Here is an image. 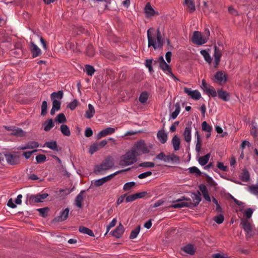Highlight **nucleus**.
Returning a JSON list of instances; mask_svg holds the SVG:
<instances>
[{"mask_svg":"<svg viewBox=\"0 0 258 258\" xmlns=\"http://www.w3.org/2000/svg\"><path fill=\"white\" fill-rule=\"evenodd\" d=\"M69 213V209L67 208L63 211H61L60 213L59 216L56 217L55 219L57 222H62L66 220L68 217V215Z\"/></svg>","mask_w":258,"mask_h":258,"instance_id":"4be33fe9","label":"nucleus"},{"mask_svg":"<svg viewBox=\"0 0 258 258\" xmlns=\"http://www.w3.org/2000/svg\"><path fill=\"white\" fill-rule=\"evenodd\" d=\"M52 101V107L56 109V110H59L60 109L61 102L58 100H51Z\"/></svg>","mask_w":258,"mask_h":258,"instance_id":"0e129e2a","label":"nucleus"},{"mask_svg":"<svg viewBox=\"0 0 258 258\" xmlns=\"http://www.w3.org/2000/svg\"><path fill=\"white\" fill-rule=\"evenodd\" d=\"M124 229L123 225L120 223L118 226L112 231L111 234L116 238H120L124 233Z\"/></svg>","mask_w":258,"mask_h":258,"instance_id":"dca6fc26","label":"nucleus"},{"mask_svg":"<svg viewBox=\"0 0 258 258\" xmlns=\"http://www.w3.org/2000/svg\"><path fill=\"white\" fill-rule=\"evenodd\" d=\"M214 220L218 224L223 223L224 220V217L222 214H219L214 218Z\"/></svg>","mask_w":258,"mask_h":258,"instance_id":"4d7b16f0","label":"nucleus"},{"mask_svg":"<svg viewBox=\"0 0 258 258\" xmlns=\"http://www.w3.org/2000/svg\"><path fill=\"white\" fill-rule=\"evenodd\" d=\"M144 10L147 18L153 17L155 15H158V13H156L149 3L146 5Z\"/></svg>","mask_w":258,"mask_h":258,"instance_id":"f3484780","label":"nucleus"},{"mask_svg":"<svg viewBox=\"0 0 258 258\" xmlns=\"http://www.w3.org/2000/svg\"><path fill=\"white\" fill-rule=\"evenodd\" d=\"M54 126V124L53 122V120L51 118L48 119L44 123V130L46 132H48Z\"/></svg>","mask_w":258,"mask_h":258,"instance_id":"72a5a7b5","label":"nucleus"},{"mask_svg":"<svg viewBox=\"0 0 258 258\" xmlns=\"http://www.w3.org/2000/svg\"><path fill=\"white\" fill-rule=\"evenodd\" d=\"M115 128L111 127H107L100 132H99L96 135V139H100V138L105 137L107 135H111L115 132Z\"/></svg>","mask_w":258,"mask_h":258,"instance_id":"ddd939ff","label":"nucleus"},{"mask_svg":"<svg viewBox=\"0 0 258 258\" xmlns=\"http://www.w3.org/2000/svg\"><path fill=\"white\" fill-rule=\"evenodd\" d=\"M175 110L170 115V117L173 119H174L177 117L180 110V106L178 102L175 103Z\"/></svg>","mask_w":258,"mask_h":258,"instance_id":"58836bf2","label":"nucleus"},{"mask_svg":"<svg viewBox=\"0 0 258 258\" xmlns=\"http://www.w3.org/2000/svg\"><path fill=\"white\" fill-rule=\"evenodd\" d=\"M141 226L139 225L136 229L133 230L130 234V238L131 239L136 238L140 231Z\"/></svg>","mask_w":258,"mask_h":258,"instance_id":"09e8293b","label":"nucleus"},{"mask_svg":"<svg viewBox=\"0 0 258 258\" xmlns=\"http://www.w3.org/2000/svg\"><path fill=\"white\" fill-rule=\"evenodd\" d=\"M202 130L207 132H211L212 127L206 121L202 123Z\"/></svg>","mask_w":258,"mask_h":258,"instance_id":"3c124183","label":"nucleus"},{"mask_svg":"<svg viewBox=\"0 0 258 258\" xmlns=\"http://www.w3.org/2000/svg\"><path fill=\"white\" fill-rule=\"evenodd\" d=\"M61 133L65 136H70L71 135V132L68 126L65 124L61 125L60 127Z\"/></svg>","mask_w":258,"mask_h":258,"instance_id":"4c0bfd02","label":"nucleus"},{"mask_svg":"<svg viewBox=\"0 0 258 258\" xmlns=\"http://www.w3.org/2000/svg\"><path fill=\"white\" fill-rule=\"evenodd\" d=\"M10 135L22 137L25 136V133L22 128L15 126L13 132L10 134Z\"/></svg>","mask_w":258,"mask_h":258,"instance_id":"c756f323","label":"nucleus"},{"mask_svg":"<svg viewBox=\"0 0 258 258\" xmlns=\"http://www.w3.org/2000/svg\"><path fill=\"white\" fill-rule=\"evenodd\" d=\"M7 162L9 164L14 165L19 164V157L16 155H13L11 153L5 154Z\"/></svg>","mask_w":258,"mask_h":258,"instance_id":"f8f14e48","label":"nucleus"},{"mask_svg":"<svg viewBox=\"0 0 258 258\" xmlns=\"http://www.w3.org/2000/svg\"><path fill=\"white\" fill-rule=\"evenodd\" d=\"M192 42L198 45H202L207 42V38H205L201 32L195 31L192 37Z\"/></svg>","mask_w":258,"mask_h":258,"instance_id":"39448f33","label":"nucleus"},{"mask_svg":"<svg viewBox=\"0 0 258 258\" xmlns=\"http://www.w3.org/2000/svg\"><path fill=\"white\" fill-rule=\"evenodd\" d=\"M30 49L33 58L41 54V49L32 41L30 42Z\"/></svg>","mask_w":258,"mask_h":258,"instance_id":"4468645a","label":"nucleus"},{"mask_svg":"<svg viewBox=\"0 0 258 258\" xmlns=\"http://www.w3.org/2000/svg\"><path fill=\"white\" fill-rule=\"evenodd\" d=\"M181 250L190 255H194L196 252L195 249L191 244H188L181 248Z\"/></svg>","mask_w":258,"mask_h":258,"instance_id":"bb28decb","label":"nucleus"},{"mask_svg":"<svg viewBox=\"0 0 258 258\" xmlns=\"http://www.w3.org/2000/svg\"><path fill=\"white\" fill-rule=\"evenodd\" d=\"M47 112V102L46 101H43L41 105V112L42 116H45Z\"/></svg>","mask_w":258,"mask_h":258,"instance_id":"864d4df0","label":"nucleus"},{"mask_svg":"<svg viewBox=\"0 0 258 258\" xmlns=\"http://www.w3.org/2000/svg\"><path fill=\"white\" fill-rule=\"evenodd\" d=\"M155 166L154 163L152 162H142L139 164V167L153 168Z\"/></svg>","mask_w":258,"mask_h":258,"instance_id":"6e6d98bb","label":"nucleus"},{"mask_svg":"<svg viewBox=\"0 0 258 258\" xmlns=\"http://www.w3.org/2000/svg\"><path fill=\"white\" fill-rule=\"evenodd\" d=\"M147 194L146 191L138 192L126 197L125 201L126 203L132 202L138 199H141L145 197Z\"/></svg>","mask_w":258,"mask_h":258,"instance_id":"9b49d317","label":"nucleus"},{"mask_svg":"<svg viewBox=\"0 0 258 258\" xmlns=\"http://www.w3.org/2000/svg\"><path fill=\"white\" fill-rule=\"evenodd\" d=\"M212 201L216 205V211L218 212H222V209L220 205L219 204L217 200L214 197H212Z\"/></svg>","mask_w":258,"mask_h":258,"instance_id":"69168bd1","label":"nucleus"},{"mask_svg":"<svg viewBox=\"0 0 258 258\" xmlns=\"http://www.w3.org/2000/svg\"><path fill=\"white\" fill-rule=\"evenodd\" d=\"M206 92L209 96L211 95L213 97H215L217 95V93L214 88L210 85H209V88Z\"/></svg>","mask_w":258,"mask_h":258,"instance_id":"a18cd8bd","label":"nucleus"},{"mask_svg":"<svg viewBox=\"0 0 258 258\" xmlns=\"http://www.w3.org/2000/svg\"><path fill=\"white\" fill-rule=\"evenodd\" d=\"M114 166L113 159L111 156L107 157L100 164L96 165L94 167V172L96 174L102 173Z\"/></svg>","mask_w":258,"mask_h":258,"instance_id":"f03ea898","label":"nucleus"},{"mask_svg":"<svg viewBox=\"0 0 258 258\" xmlns=\"http://www.w3.org/2000/svg\"><path fill=\"white\" fill-rule=\"evenodd\" d=\"M151 30H153V29L150 28L147 31L148 47L152 46L155 50L157 49H162L163 48L164 41L162 38V36L159 29H158L157 30L156 39L157 43H156V40L155 38L153 37L152 36V34L150 32Z\"/></svg>","mask_w":258,"mask_h":258,"instance_id":"f257e3e1","label":"nucleus"},{"mask_svg":"<svg viewBox=\"0 0 258 258\" xmlns=\"http://www.w3.org/2000/svg\"><path fill=\"white\" fill-rule=\"evenodd\" d=\"M173 149L175 151H177L179 149L180 141L179 137L177 135H175L171 140Z\"/></svg>","mask_w":258,"mask_h":258,"instance_id":"2f4dec72","label":"nucleus"},{"mask_svg":"<svg viewBox=\"0 0 258 258\" xmlns=\"http://www.w3.org/2000/svg\"><path fill=\"white\" fill-rule=\"evenodd\" d=\"M240 225L242 226V228L246 232V238H250L253 236L252 225L247 219H242L240 223Z\"/></svg>","mask_w":258,"mask_h":258,"instance_id":"423d86ee","label":"nucleus"},{"mask_svg":"<svg viewBox=\"0 0 258 258\" xmlns=\"http://www.w3.org/2000/svg\"><path fill=\"white\" fill-rule=\"evenodd\" d=\"M217 95L219 99L224 101H228L230 99L229 93L222 89L217 90Z\"/></svg>","mask_w":258,"mask_h":258,"instance_id":"6ab92c4d","label":"nucleus"},{"mask_svg":"<svg viewBox=\"0 0 258 258\" xmlns=\"http://www.w3.org/2000/svg\"><path fill=\"white\" fill-rule=\"evenodd\" d=\"M78 101L76 99H74L73 101L71 102L67 105V108H70L71 110L75 109L76 107L78 105Z\"/></svg>","mask_w":258,"mask_h":258,"instance_id":"603ef678","label":"nucleus"},{"mask_svg":"<svg viewBox=\"0 0 258 258\" xmlns=\"http://www.w3.org/2000/svg\"><path fill=\"white\" fill-rule=\"evenodd\" d=\"M116 219L114 218L109 223V224L106 227V232L105 235H106L107 233L109 232V230L111 228L114 227L116 224Z\"/></svg>","mask_w":258,"mask_h":258,"instance_id":"680f3d73","label":"nucleus"},{"mask_svg":"<svg viewBox=\"0 0 258 258\" xmlns=\"http://www.w3.org/2000/svg\"><path fill=\"white\" fill-rule=\"evenodd\" d=\"M113 177V175L112 174H110L105 177L101 178L100 179H97L95 180L94 182V185L96 187H99L102 185H103L106 182L110 180L111 178Z\"/></svg>","mask_w":258,"mask_h":258,"instance_id":"412c9836","label":"nucleus"},{"mask_svg":"<svg viewBox=\"0 0 258 258\" xmlns=\"http://www.w3.org/2000/svg\"><path fill=\"white\" fill-rule=\"evenodd\" d=\"M48 196V194L46 193L40 194H38L36 195H27V200L26 201V204L31 205H33L34 204L37 203H41Z\"/></svg>","mask_w":258,"mask_h":258,"instance_id":"20e7f679","label":"nucleus"},{"mask_svg":"<svg viewBox=\"0 0 258 258\" xmlns=\"http://www.w3.org/2000/svg\"><path fill=\"white\" fill-rule=\"evenodd\" d=\"M77 45V43L69 41L66 43V48L74 52H80L81 51V48H78Z\"/></svg>","mask_w":258,"mask_h":258,"instance_id":"a211bd4d","label":"nucleus"},{"mask_svg":"<svg viewBox=\"0 0 258 258\" xmlns=\"http://www.w3.org/2000/svg\"><path fill=\"white\" fill-rule=\"evenodd\" d=\"M26 144L28 149L36 148L39 146L38 143L36 141H30Z\"/></svg>","mask_w":258,"mask_h":258,"instance_id":"052dcab7","label":"nucleus"},{"mask_svg":"<svg viewBox=\"0 0 258 258\" xmlns=\"http://www.w3.org/2000/svg\"><path fill=\"white\" fill-rule=\"evenodd\" d=\"M63 95V93L62 91H59L57 92H53L50 95L51 100H60L62 98Z\"/></svg>","mask_w":258,"mask_h":258,"instance_id":"f704fd0d","label":"nucleus"},{"mask_svg":"<svg viewBox=\"0 0 258 258\" xmlns=\"http://www.w3.org/2000/svg\"><path fill=\"white\" fill-rule=\"evenodd\" d=\"M55 120L59 123H63L67 121V119L65 115L60 113L56 116Z\"/></svg>","mask_w":258,"mask_h":258,"instance_id":"37998d69","label":"nucleus"},{"mask_svg":"<svg viewBox=\"0 0 258 258\" xmlns=\"http://www.w3.org/2000/svg\"><path fill=\"white\" fill-rule=\"evenodd\" d=\"M86 54L89 57H92L95 54V49L91 44H88L87 47Z\"/></svg>","mask_w":258,"mask_h":258,"instance_id":"c03bdc74","label":"nucleus"},{"mask_svg":"<svg viewBox=\"0 0 258 258\" xmlns=\"http://www.w3.org/2000/svg\"><path fill=\"white\" fill-rule=\"evenodd\" d=\"M160 68L164 72H166V73L168 75L171 76L173 78L177 80L176 77L172 73L171 69L169 64H168L166 62H164L163 64H160L159 66Z\"/></svg>","mask_w":258,"mask_h":258,"instance_id":"aec40b11","label":"nucleus"},{"mask_svg":"<svg viewBox=\"0 0 258 258\" xmlns=\"http://www.w3.org/2000/svg\"><path fill=\"white\" fill-rule=\"evenodd\" d=\"M191 122H188L183 132L184 140L188 143H189L191 140Z\"/></svg>","mask_w":258,"mask_h":258,"instance_id":"2eb2a0df","label":"nucleus"},{"mask_svg":"<svg viewBox=\"0 0 258 258\" xmlns=\"http://www.w3.org/2000/svg\"><path fill=\"white\" fill-rule=\"evenodd\" d=\"M249 191L254 195H258V186L252 185L248 187Z\"/></svg>","mask_w":258,"mask_h":258,"instance_id":"bf43d9fd","label":"nucleus"},{"mask_svg":"<svg viewBox=\"0 0 258 258\" xmlns=\"http://www.w3.org/2000/svg\"><path fill=\"white\" fill-rule=\"evenodd\" d=\"M135 146L136 149L139 151H141L143 153H147L149 152L144 141L138 142Z\"/></svg>","mask_w":258,"mask_h":258,"instance_id":"b1692460","label":"nucleus"},{"mask_svg":"<svg viewBox=\"0 0 258 258\" xmlns=\"http://www.w3.org/2000/svg\"><path fill=\"white\" fill-rule=\"evenodd\" d=\"M183 91L193 99L198 100L201 98V93L197 90H191L190 88L184 87Z\"/></svg>","mask_w":258,"mask_h":258,"instance_id":"9d476101","label":"nucleus"},{"mask_svg":"<svg viewBox=\"0 0 258 258\" xmlns=\"http://www.w3.org/2000/svg\"><path fill=\"white\" fill-rule=\"evenodd\" d=\"M221 56L222 53L221 50L216 45H215L214 46V57L220 58Z\"/></svg>","mask_w":258,"mask_h":258,"instance_id":"e2e57ef3","label":"nucleus"},{"mask_svg":"<svg viewBox=\"0 0 258 258\" xmlns=\"http://www.w3.org/2000/svg\"><path fill=\"white\" fill-rule=\"evenodd\" d=\"M45 146L47 147V148H48L51 150H53L54 151H57V145L56 142L55 141L46 142L45 143V144L44 145L43 147H45Z\"/></svg>","mask_w":258,"mask_h":258,"instance_id":"e433bc0d","label":"nucleus"},{"mask_svg":"<svg viewBox=\"0 0 258 258\" xmlns=\"http://www.w3.org/2000/svg\"><path fill=\"white\" fill-rule=\"evenodd\" d=\"M217 167L221 170L224 171H227L228 170L227 167L226 166H224L222 162H218L217 163Z\"/></svg>","mask_w":258,"mask_h":258,"instance_id":"774afa93","label":"nucleus"},{"mask_svg":"<svg viewBox=\"0 0 258 258\" xmlns=\"http://www.w3.org/2000/svg\"><path fill=\"white\" fill-rule=\"evenodd\" d=\"M85 190H82L75 198V204L79 208H82V203L84 199V192Z\"/></svg>","mask_w":258,"mask_h":258,"instance_id":"cd10ccee","label":"nucleus"},{"mask_svg":"<svg viewBox=\"0 0 258 258\" xmlns=\"http://www.w3.org/2000/svg\"><path fill=\"white\" fill-rule=\"evenodd\" d=\"M101 149L97 142L94 143L91 145L89 148V152L91 154H93L95 152Z\"/></svg>","mask_w":258,"mask_h":258,"instance_id":"49530a36","label":"nucleus"},{"mask_svg":"<svg viewBox=\"0 0 258 258\" xmlns=\"http://www.w3.org/2000/svg\"><path fill=\"white\" fill-rule=\"evenodd\" d=\"M210 155V153H208L206 155L200 157L198 160L199 164L201 166L206 165L209 160Z\"/></svg>","mask_w":258,"mask_h":258,"instance_id":"473e14b6","label":"nucleus"},{"mask_svg":"<svg viewBox=\"0 0 258 258\" xmlns=\"http://www.w3.org/2000/svg\"><path fill=\"white\" fill-rule=\"evenodd\" d=\"M184 4L186 6L190 13H192L195 11V5L192 0H184Z\"/></svg>","mask_w":258,"mask_h":258,"instance_id":"c85d7f7f","label":"nucleus"},{"mask_svg":"<svg viewBox=\"0 0 258 258\" xmlns=\"http://www.w3.org/2000/svg\"><path fill=\"white\" fill-rule=\"evenodd\" d=\"M227 81V75L222 71H219L214 76L213 81L220 85L225 84Z\"/></svg>","mask_w":258,"mask_h":258,"instance_id":"6e6552de","label":"nucleus"},{"mask_svg":"<svg viewBox=\"0 0 258 258\" xmlns=\"http://www.w3.org/2000/svg\"><path fill=\"white\" fill-rule=\"evenodd\" d=\"M48 210L49 209L47 207L37 209V210L40 213V216H41L43 217H46L47 216V213Z\"/></svg>","mask_w":258,"mask_h":258,"instance_id":"13d9d810","label":"nucleus"},{"mask_svg":"<svg viewBox=\"0 0 258 258\" xmlns=\"http://www.w3.org/2000/svg\"><path fill=\"white\" fill-rule=\"evenodd\" d=\"M201 54L203 56L205 60L209 63L212 62V58L208 52L206 50H202L200 52Z\"/></svg>","mask_w":258,"mask_h":258,"instance_id":"a19ab883","label":"nucleus"},{"mask_svg":"<svg viewBox=\"0 0 258 258\" xmlns=\"http://www.w3.org/2000/svg\"><path fill=\"white\" fill-rule=\"evenodd\" d=\"M35 159L38 163L44 162L46 161V157L44 154H39L37 155Z\"/></svg>","mask_w":258,"mask_h":258,"instance_id":"5fc2aeb1","label":"nucleus"},{"mask_svg":"<svg viewBox=\"0 0 258 258\" xmlns=\"http://www.w3.org/2000/svg\"><path fill=\"white\" fill-rule=\"evenodd\" d=\"M88 109L86 111L85 116L88 119L92 118L95 114V111L94 106L91 104H88Z\"/></svg>","mask_w":258,"mask_h":258,"instance_id":"7c9ffc66","label":"nucleus"},{"mask_svg":"<svg viewBox=\"0 0 258 258\" xmlns=\"http://www.w3.org/2000/svg\"><path fill=\"white\" fill-rule=\"evenodd\" d=\"M191 198L192 200V202H191V201H188L189 204L190 205V208L197 207L202 200L201 194L199 191H197L196 192H192L191 195Z\"/></svg>","mask_w":258,"mask_h":258,"instance_id":"1a4fd4ad","label":"nucleus"},{"mask_svg":"<svg viewBox=\"0 0 258 258\" xmlns=\"http://www.w3.org/2000/svg\"><path fill=\"white\" fill-rule=\"evenodd\" d=\"M157 138L162 144H164L166 142L167 136L166 134L165 133L164 129L158 131L157 134Z\"/></svg>","mask_w":258,"mask_h":258,"instance_id":"a878e982","label":"nucleus"},{"mask_svg":"<svg viewBox=\"0 0 258 258\" xmlns=\"http://www.w3.org/2000/svg\"><path fill=\"white\" fill-rule=\"evenodd\" d=\"M202 147V143L201 141V138L198 137L197 138V142L196 144V150L197 152H199L201 149Z\"/></svg>","mask_w":258,"mask_h":258,"instance_id":"338daca9","label":"nucleus"},{"mask_svg":"<svg viewBox=\"0 0 258 258\" xmlns=\"http://www.w3.org/2000/svg\"><path fill=\"white\" fill-rule=\"evenodd\" d=\"M149 97V95L147 92H143L140 94V95L139 98V101L144 104L147 102Z\"/></svg>","mask_w":258,"mask_h":258,"instance_id":"ea45409f","label":"nucleus"},{"mask_svg":"<svg viewBox=\"0 0 258 258\" xmlns=\"http://www.w3.org/2000/svg\"><path fill=\"white\" fill-rule=\"evenodd\" d=\"M79 231L80 232L87 234L89 236H94L93 231L87 227L80 226L79 227Z\"/></svg>","mask_w":258,"mask_h":258,"instance_id":"c9c22d12","label":"nucleus"},{"mask_svg":"<svg viewBox=\"0 0 258 258\" xmlns=\"http://www.w3.org/2000/svg\"><path fill=\"white\" fill-rule=\"evenodd\" d=\"M136 183L134 181H130L125 183L123 186V190L124 191H129L135 185H136Z\"/></svg>","mask_w":258,"mask_h":258,"instance_id":"de8ad7c7","label":"nucleus"},{"mask_svg":"<svg viewBox=\"0 0 258 258\" xmlns=\"http://www.w3.org/2000/svg\"><path fill=\"white\" fill-rule=\"evenodd\" d=\"M137 160V151L133 149L126 152L121 157L119 163L122 166H129L136 162Z\"/></svg>","mask_w":258,"mask_h":258,"instance_id":"7ed1b4c3","label":"nucleus"},{"mask_svg":"<svg viewBox=\"0 0 258 258\" xmlns=\"http://www.w3.org/2000/svg\"><path fill=\"white\" fill-rule=\"evenodd\" d=\"M190 173H195L197 176H200L202 174L201 171L196 166H192L188 168Z\"/></svg>","mask_w":258,"mask_h":258,"instance_id":"8fccbe9b","label":"nucleus"},{"mask_svg":"<svg viewBox=\"0 0 258 258\" xmlns=\"http://www.w3.org/2000/svg\"><path fill=\"white\" fill-rule=\"evenodd\" d=\"M85 69L88 76H92L95 72L94 67L90 64H86L85 66Z\"/></svg>","mask_w":258,"mask_h":258,"instance_id":"79ce46f5","label":"nucleus"},{"mask_svg":"<svg viewBox=\"0 0 258 258\" xmlns=\"http://www.w3.org/2000/svg\"><path fill=\"white\" fill-rule=\"evenodd\" d=\"M239 178L241 181L245 182H248L250 181V174L246 168L242 169V173L239 175Z\"/></svg>","mask_w":258,"mask_h":258,"instance_id":"5701e85b","label":"nucleus"},{"mask_svg":"<svg viewBox=\"0 0 258 258\" xmlns=\"http://www.w3.org/2000/svg\"><path fill=\"white\" fill-rule=\"evenodd\" d=\"M188 201H190V199L189 198H187L185 196H183L181 199H178L175 201L177 203L171 205L170 207L173 208H181L183 207L190 208V205L189 204Z\"/></svg>","mask_w":258,"mask_h":258,"instance_id":"0eeeda50","label":"nucleus"},{"mask_svg":"<svg viewBox=\"0 0 258 258\" xmlns=\"http://www.w3.org/2000/svg\"><path fill=\"white\" fill-rule=\"evenodd\" d=\"M199 188L200 190H201V191L202 192L204 199L206 201H207L209 202H210L211 198L209 196L208 191L207 188L206 186V185H205L204 184H200L199 186Z\"/></svg>","mask_w":258,"mask_h":258,"instance_id":"393cba45","label":"nucleus"}]
</instances>
